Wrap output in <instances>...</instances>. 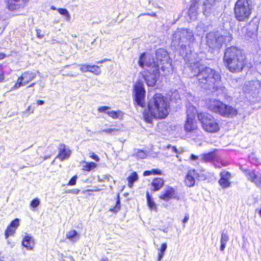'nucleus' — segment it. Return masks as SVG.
<instances>
[{"instance_id": "obj_33", "label": "nucleus", "mask_w": 261, "mask_h": 261, "mask_svg": "<svg viewBox=\"0 0 261 261\" xmlns=\"http://www.w3.org/2000/svg\"><path fill=\"white\" fill-rule=\"evenodd\" d=\"M119 130L116 128H110L107 129H103L101 130H99L98 133L101 134L102 132H105L110 135H113L118 133Z\"/></svg>"}, {"instance_id": "obj_31", "label": "nucleus", "mask_w": 261, "mask_h": 261, "mask_svg": "<svg viewBox=\"0 0 261 261\" xmlns=\"http://www.w3.org/2000/svg\"><path fill=\"white\" fill-rule=\"evenodd\" d=\"M167 247V246L166 243H165L162 244L161 248L159 249L160 252L158 253V261H160L163 258Z\"/></svg>"}, {"instance_id": "obj_20", "label": "nucleus", "mask_w": 261, "mask_h": 261, "mask_svg": "<svg viewBox=\"0 0 261 261\" xmlns=\"http://www.w3.org/2000/svg\"><path fill=\"white\" fill-rule=\"evenodd\" d=\"M156 63L158 64V62H160L161 64H168L169 56L167 52L164 49L160 48L156 51Z\"/></svg>"}, {"instance_id": "obj_39", "label": "nucleus", "mask_w": 261, "mask_h": 261, "mask_svg": "<svg viewBox=\"0 0 261 261\" xmlns=\"http://www.w3.org/2000/svg\"><path fill=\"white\" fill-rule=\"evenodd\" d=\"M5 72L2 64H0V83L3 82L5 80Z\"/></svg>"}, {"instance_id": "obj_54", "label": "nucleus", "mask_w": 261, "mask_h": 261, "mask_svg": "<svg viewBox=\"0 0 261 261\" xmlns=\"http://www.w3.org/2000/svg\"><path fill=\"white\" fill-rule=\"evenodd\" d=\"M144 176H148L152 174L151 171H145L143 173Z\"/></svg>"}, {"instance_id": "obj_37", "label": "nucleus", "mask_w": 261, "mask_h": 261, "mask_svg": "<svg viewBox=\"0 0 261 261\" xmlns=\"http://www.w3.org/2000/svg\"><path fill=\"white\" fill-rule=\"evenodd\" d=\"M120 200L118 198L117 201L115 206L113 208H111L110 210V211L116 213L118 212L120 210Z\"/></svg>"}, {"instance_id": "obj_35", "label": "nucleus", "mask_w": 261, "mask_h": 261, "mask_svg": "<svg viewBox=\"0 0 261 261\" xmlns=\"http://www.w3.org/2000/svg\"><path fill=\"white\" fill-rule=\"evenodd\" d=\"M35 108L34 106V104L33 103L28 107V108L25 109L24 113L26 114V116L29 115L30 114L33 113L35 111Z\"/></svg>"}, {"instance_id": "obj_51", "label": "nucleus", "mask_w": 261, "mask_h": 261, "mask_svg": "<svg viewBox=\"0 0 261 261\" xmlns=\"http://www.w3.org/2000/svg\"><path fill=\"white\" fill-rule=\"evenodd\" d=\"M45 102L44 100H36V105L37 106H39V105H42L43 104H44Z\"/></svg>"}, {"instance_id": "obj_16", "label": "nucleus", "mask_w": 261, "mask_h": 261, "mask_svg": "<svg viewBox=\"0 0 261 261\" xmlns=\"http://www.w3.org/2000/svg\"><path fill=\"white\" fill-rule=\"evenodd\" d=\"M245 173L249 180L255 184L257 187L261 186V173L255 170H246Z\"/></svg>"}, {"instance_id": "obj_40", "label": "nucleus", "mask_w": 261, "mask_h": 261, "mask_svg": "<svg viewBox=\"0 0 261 261\" xmlns=\"http://www.w3.org/2000/svg\"><path fill=\"white\" fill-rule=\"evenodd\" d=\"M196 9V4L195 3H193V4H191L189 10V15L191 17L192 14L195 13V11Z\"/></svg>"}, {"instance_id": "obj_14", "label": "nucleus", "mask_w": 261, "mask_h": 261, "mask_svg": "<svg viewBox=\"0 0 261 261\" xmlns=\"http://www.w3.org/2000/svg\"><path fill=\"white\" fill-rule=\"evenodd\" d=\"M224 103L215 99H211L207 100L206 106L210 111L221 115L223 108H224Z\"/></svg>"}, {"instance_id": "obj_27", "label": "nucleus", "mask_w": 261, "mask_h": 261, "mask_svg": "<svg viewBox=\"0 0 261 261\" xmlns=\"http://www.w3.org/2000/svg\"><path fill=\"white\" fill-rule=\"evenodd\" d=\"M229 241V236L226 232H225L224 231H222L221 232V240L220 243L221 246L220 247V250L221 251H223L226 247V245L227 242Z\"/></svg>"}, {"instance_id": "obj_46", "label": "nucleus", "mask_w": 261, "mask_h": 261, "mask_svg": "<svg viewBox=\"0 0 261 261\" xmlns=\"http://www.w3.org/2000/svg\"><path fill=\"white\" fill-rule=\"evenodd\" d=\"M110 109V107L107 106H102L98 108V111L99 112H106L107 110H108Z\"/></svg>"}, {"instance_id": "obj_56", "label": "nucleus", "mask_w": 261, "mask_h": 261, "mask_svg": "<svg viewBox=\"0 0 261 261\" xmlns=\"http://www.w3.org/2000/svg\"><path fill=\"white\" fill-rule=\"evenodd\" d=\"M66 261H74V259L71 256H66Z\"/></svg>"}, {"instance_id": "obj_2", "label": "nucleus", "mask_w": 261, "mask_h": 261, "mask_svg": "<svg viewBox=\"0 0 261 261\" xmlns=\"http://www.w3.org/2000/svg\"><path fill=\"white\" fill-rule=\"evenodd\" d=\"M148 107L149 115L148 113L144 114V117L147 122L151 123L152 117L157 119L165 118L170 112L169 102L166 97L160 93H156L151 97L148 102Z\"/></svg>"}, {"instance_id": "obj_30", "label": "nucleus", "mask_w": 261, "mask_h": 261, "mask_svg": "<svg viewBox=\"0 0 261 261\" xmlns=\"http://www.w3.org/2000/svg\"><path fill=\"white\" fill-rule=\"evenodd\" d=\"M146 197H147V204L148 206L151 209H155L156 207V204L155 202L153 201L152 199L151 198V197L149 195V193L147 192L146 193Z\"/></svg>"}, {"instance_id": "obj_17", "label": "nucleus", "mask_w": 261, "mask_h": 261, "mask_svg": "<svg viewBox=\"0 0 261 261\" xmlns=\"http://www.w3.org/2000/svg\"><path fill=\"white\" fill-rule=\"evenodd\" d=\"M19 222L20 220L18 218H15L7 226L5 231V238L6 239H7L10 236L14 235L17 228L19 226Z\"/></svg>"}, {"instance_id": "obj_19", "label": "nucleus", "mask_w": 261, "mask_h": 261, "mask_svg": "<svg viewBox=\"0 0 261 261\" xmlns=\"http://www.w3.org/2000/svg\"><path fill=\"white\" fill-rule=\"evenodd\" d=\"M220 0H206L203 6V13L206 16H209L214 11L217 3Z\"/></svg>"}, {"instance_id": "obj_24", "label": "nucleus", "mask_w": 261, "mask_h": 261, "mask_svg": "<svg viewBox=\"0 0 261 261\" xmlns=\"http://www.w3.org/2000/svg\"><path fill=\"white\" fill-rule=\"evenodd\" d=\"M22 245L28 250H32L34 247V240L29 235H25L21 242Z\"/></svg>"}, {"instance_id": "obj_61", "label": "nucleus", "mask_w": 261, "mask_h": 261, "mask_svg": "<svg viewBox=\"0 0 261 261\" xmlns=\"http://www.w3.org/2000/svg\"><path fill=\"white\" fill-rule=\"evenodd\" d=\"M172 95H174V96H176V95H178V92L177 91H174L173 93H172Z\"/></svg>"}, {"instance_id": "obj_43", "label": "nucleus", "mask_w": 261, "mask_h": 261, "mask_svg": "<svg viewBox=\"0 0 261 261\" xmlns=\"http://www.w3.org/2000/svg\"><path fill=\"white\" fill-rule=\"evenodd\" d=\"M36 35L38 38H39L40 39L43 38V37H44V34L42 33V31L40 29H36Z\"/></svg>"}, {"instance_id": "obj_4", "label": "nucleus", "mask_w": 261, "mask_h": 261, "mask_svg": "<svg viewBox=\"0 0 261 261\" xmlns=\"http://www.w3.org/2000/svg\"><path fill=\"white\" fill-rule=\"evenodd\" d=\"M145 57V54L141 55L139 60V65L143 68L146 67L147 71L144 72L143 77L148 86H153L159 75V65L155 62V59L152 57Z\"/></svg>"}, {"instance_id": "obj_3", "label": "nucleus", "mask_w": 261, "mask_h": 261, "mask_svg": "<svg viewBox=\"0 0 261 261\" xmlns=\"http://www.w3.org/2000/svg\"><path fill=\"white\" fill-rule=\"evenodd\" d=\"M223 60L225 65L232 72L242 71L246 62L245 56L235 46L225 49Z\"/></svg>"}, {"instance_id": "obj_52", "label": "nucleus", "mask_w": 261, "mask_h": 261, "mask_svg": "<svg viewBox=\"0 0 261 261\" xmlns=\"http://www.w3.org/2000/svg\"><path fill=\"white\" fill-rule=\"evenodd\" d=\"M189 215L187 214V215H186L185 216V218L184 219H183L182 220V222L184 223H185L186 222H188V221L189 220Z\"/></svg>"}, {"instance_id": "obj_38", "label": "nucleus", "mask_w": 261, "mask_h": 261, "mask_svg": "<svg viewBox=\"0 0 261 261\" xmlns=\"http://www.w3.org/2000/svg\"><path fill=\"white\" fill-rule=\"evenodd\" d=\"M40 204V201L37 198H35V199H33L31 201V203H30V206L32 207V208H36V207H37Z\"/></svg>"}, {"instance_id": "obj_13", "label": "nucleus", "mask_w": 261, "mask_h": 261, "mask_svg": "<svg viewBox=\"0 0 261 261\" xmlns=\"http://www.w3.org/2000/svg\"><path fill=\"white\" fill-rule=\"evenodd\" d=\"M30 0H5L6 8L10 11L19 12L28 4Z\"/></svg>"}, {"instance_id": "obj_11", "label": "nucleus", "mask_w": 261, "mask_h": 261, "mask_svg": "<svg viewBox=\"0 0 261 261\" xmlns=\"http://www.w3.org/2000/svg\"><path fill=\"white\" fill-rule=\"evenodd\" d=\"M36 77L35 72L28 70L23 72L17 79L16 82L12 87V89L16 90L20 87L24 86L33 81Z\"/></svg>"}, {"instance_id": "obj_53", "label": "nucleus", "mask_w": 261, "mask_h": 261, "mask_svg": "<svg viewBox=\"0 0 261 261\" xmlns=\"http://www.w3.org/2000/svg\"><path fill=\"white\" fill-rule=\"evenodd\" d=\"M59 12L61 14H65V9L64 8H59L58 9Z\"/></svg>"}, {"instance_id": "obj_32", "label": "nucleus", "mask_w": 261, "mask_h": 261, "mask_svg": "<svg viewBox=\"0 0 261 261\" xmlns=\"http://www.w3.org/2000/svg\"><path fill=\"white\" fill-rule=\"evenodd\" d=\"M106 113L110 117L114 119L118 118L120 116H121L122 115V113L120 111H107Z\"/></svg>"}, {"instance_id": "obj_10", "label": "nucleus", "mask_w": 261, "mask_h": 261, "mask_svg": "<svg viewBox=\"0 0 261 261\" xmlns=\"http://www.w3.org/2000/svg\"><path fill=\"white\" fill-rule=\"evenodd\" d=\"M243 91L252 97H257L261 92V83L258 80L246 82L243 87Z\"/></svg>"}, {"instance_id": "obj_44", "label": "nucleus", "mask_w": 261, "mask_h": 261, "mask_svg": "<svg viewBox=\"0 0 261 261\" xmlns=\"http://www.w3.org/2000/svg\"><path fill=\"white\" fill-rule=\"evenodd\" d=\"M247 30H252V34H253V33H255L256 32L257 27L255 25L252 26V24H249V27L247 28Z\"/></svg>"}, {"instance_id": "obj_23", "label": "nucleus", "mask_w": 261, "mask_h": 261, "mask_svg": "<svg viewBox=\"0 0 261 261\" xmlns=\"http://www.w3.org/2000/svg\"><path fill=\"white\" fill-rule=\"evenodd\" d=\"M224 107L221 116L226 117H233L237 115L238 112L236 108L226 104H224Z\"/></svg>"}, {"instance_id": "obj_34", "label": "nucleus", "mask_w": 261, "mask_h": 261, "mask_svg": "<svg viewBox=\"0 0 261 261\" xmlns=\"http://www.w3.org/2000/svg\"><path fill=\"white\" fill-rule=\"evenodd\" d=\"M97 165L94 162L85 163V165H84V169L87 171H90L91 170L95 168Z\"/></svg>"}, {"instance_id": "obj_58", "label": "nucleus", "mask_w": 261, "mask_h": 261, "mask_svg": "<svg viewBox=\"0 0 261 261\" xmlns=\"http://www.w3.org/2000/svg\"><path fill=\"white\" fill-rule=\"evenodd\" d=\"M107 60H108V59H104L103 60L97 61L96 63L97 64L102 63L103 62H105L106 61H107Z\"/></svg>"}, {"instance_id": "obj_63", "label": "nucleus", "mask_w": 261, "mask_h": 261, "mask_svg": "<svg viewBox=\"0 0 261 261\" xmlns=\"http://www.w3.org/2000/svg\"><path fill=\"white\" fill-rule=\"evenodd\" d=\"M100 261H109L108 260V259L107 258H102Z\"/></svg>"}, {"instance_id": "obj_1", "label": "nucleus", "mask_w": 261, "mask_h": 261, "mask_svg": "<svg viewBox=\"0 0 261 261\" xmlns=\"http://www.w3.org/2000/svg\"><path fill=\"white\" fill-rule=\"evenodd\" d=\"M194 75H197L199 84L205 88L217 90L220 83V74L216 70L204 67L199 62L191 65Z\"/></svg>"}, {"instance_id": "obj_48", "label": "nucleus", "mask_w": 261, "mask_h": 261, "mask_svg": "<svg viewBox=\"0 0 261 261\" xmlns=\"http://www.w3.org/2000/svg\"><path fill=\"white\" fill-rule=\"evenodd\" d=\"M168 148L171 149V150L172 151H173V152H174L177 153H178V151L177 149L175 146H171V145H169L168 146Z\"/></svg>"}, {"instance_id": "obj_25", "label": "nucleus", "mask_w": 261, "mask_h": 261, "mask_svg": "<svg viewBox=\"0 0 261 261\" xmlns=\"http://www.w3.org/2000/svg\"><path fill=\"white\" fill-rule=\"evenodd\" d=\"M164 181L161 178H154L150 184L151 190L152 191H159L164 186Z\"/></svg>"}, {"instance_id": "obj_5", "label": "nucleus", "mask_w": 261, "mask_h": 261, "mask_svg": "<svg viewBox=\"0 0 261 261\" xmlns=\"http://www.w3.org/2000/svg\"><path fill=\"white\" fill-rule=\"evenodd\" d=\"M195 40L193 32L187 29H181L176 31L173 35L172 44L174 46H180L186 48L187 44H190Z\"/></svg>"}, {"instance_id": "obj_21", "label": "nucleus", "mask_w": 261, "mask_h": 261, "mask_svg": "<svg viewBox=\"0 0 261 261\" xmlns=\"http://www.w3.org/2000/svg\"><path fill=\"white\" fill-rule=\"evenodd\" d=\"M198 177V174L195 170H189L185 180L186 185L189 187L194 186L195 182V178Z\"/></svg>"}, {"instance_id": "obj_12", "label": "nucleus", "mask_w": 261, "mask_h": 261, "mask_svg": "<svg viewBox=\"0 0 261 261\" xmlns=\"http://www.w3.org/2000/svg\"><path fill=\"white\" fill-rule=\"evenodd\" d=\"M135 100L138 105L141 107L145 106L144 97L145 90L144 88L143 82L139 80L134 85Z\"/></svg>"}, {"instance_id": "obj_26", "label": "nucleus", "mask_w": 261, "mask_h": 261, "mask_svg": "<svg viewBox=\"0 0 261 261\" xmlns=\"http://www.w3.org/2000/svg\"><path fill=\"white\" fill-rule=\"evenodd\" d=\"M216 157L215 152H210L204 154H201L200 156V161L202 162H207L213 161Z\"/></svg>"}, {"instance_id": "obj_7", "label": "nucleus", "mask_w": 261, "mask_h": 261, "mask_svg": "<svg viewBox=\"0 0 261 261\" xmlns=\"http://www.w3.org/2000/svg\"><path fill=\"white\" fill-rule=\"evenodd\" d=\"M251 13V6L248 0H238L235 4L234 14L236 19L240 21L247 20Z\"/></svg>"}, {"instance_id": "obj_49", "label": "nucleus", "mask_w": 261, "mask_h": 261, "mask_svg": "<svg viewBox=\"0 0 261 261\" xmlns=\"http://www.w3.org/2000/svg\"><path fill=\"white\" fill-rule=\"evenodd\" d=\"M79 190L77 189H73L71 190L66 191V193H72L74 194H77L79 193Z\"/></svg>"}, {"instance_id": "obj_60", "label": "nucleus", "mask_w": 261, "mask_h": 261, "mask_svg": "<svg viewBox=\"0 0 261 261\" xmlns=\"http://www.w3.org/2000/svg\"><path fill=\"white\" fill-rule=\"evenodd\" d=\"M66 20H68L69 18V14L67 10H66Z\"/></svg>"}, {"instance_id": "obj_50", "label": "nucleus", "mask_w": 261, "mask_h": 261, "mask_svg": "<svg viewBox=\"0 0 261 261\" xmlns=\"http://www.w3.org/2000/svg\"><path fill=\"white\" fill-rule=\"evenodd\" d=\"M151 171H152V174H161V171H160L158 169H153Z\"/></svg>"}, {"instance_id": "obj_59", "label": "nucleus", "mask_w": 261, "mask_h": 261, "mask_svg": "<svg viewBox=\"0 0 261 261\" xmlns=\"http://www.w3.org/2000/svg\"><path fill=\"white\" fill-rule=\"evenodd\" d=\"M147 15L151 16H154V17H156V14L155 13H148V14H147Z\"/></svg>"}, {"instance_id": "obj_18", "label": "nucleus", "mask_w": 261, "mask_h": 261, "mask_svg": "<svg viewBox=\"0 0 261 261\" xmlns=\"http://www.w3.org/2000/svg\"><path fill=\"white\" fill-rule=\"evenodd\" d=\"M220 178L218 182L222 188H228L230 186L231 174L225 170H223L220 173Z\"/></svg>"}, {"instance_id": "obj_36", "label": "nucleus", "mask_w": 261, "mask_h": 261, "mask_svg": "<svg viewBox=\"0 0 261 261\" xmlns=\"http://www.w3.org/2000/svg\"><path fill=\"white\" fill-rule=\"evenodd\" d=\"M136 156L139 159H145L147 156L146 153L141 150H138L136 154Z\"/></svg>"}, {"instance_id": "obj_42", "label": "nucleus", "mask_w": 261, "mask_h": 261, "mask_svg": "<svg viewBox=\"0 0 261 261\" xmlns=\"http://www.w3.org/2000/svg\"><path fill=\"white\" fill-rule=\"evenodd\" d=\"M89 156L96 162H98L99 161V158L94 152H90L89 153Z\"/></svg>"}, {"instance_id": "obj_6", "label": "nucleus", "mask_w": 261, "mask_h": 261, "mask_svg": "<svg viewBox=\"0 0 261 261\" xmlns=\"http://www.w3.org/2000/svg\"><path fill=\"white\" fill-rule=\"evenodd\" d=\"M197 116L202 128L206 132L213 133L219 130L218 123L211 115L206 113H200L197 114Z\"/></svg>"}, {"instance_id": "obj_29", "label": "nucleus", "mask_w": 261, "mask_h": 261, "mask_svg": "<svg viewBox=\"0 0 261 261\" xmlns=\"http://www.w3.org/2000/svg\"><path fill=\"white\" fill-rule=\"evenodd\" d=\"M138 179V176L137 173L135 172L132 173L131 175L127 177L128 187L132 188L133 186L134 182L137 180Z\"/></svg>"}, {"instance_id": "obj_9", "label": "nucleus", "mask_w": 261, "mask_h": 261, "mask_svg": "<svg viewBox=\"0 0 261 261\" xmlns=\"http://www.w3.org/2000/svg\"><path fill=\"white\" fill-rule=\"evenodd\" d=\"M197 111L193 107H190L187 111V118L185 124V129L187 132H193L198 128L195 116Z\"/></svg>"}, {"instance_id": "obj_22", "label": "nucleus", "mask_w": 261, "mask_h": 261, "mask_svg": "<svg viewBox=\"0 0 261 261\" xmlns=\"http://www.w3.org/2000/svg\"><path fill=\"white\" fill-rule=\"evenodd\" d=\"M80 70L82 72H87L89 71L92 72L93 73L96 75H99L101 73V70L100 69V67L97 65H85L81 64L79 65Z\"/></svg>"}, {"instance_id": "obj_45", "label": "nucleus", "mask_w": 261, "mask_h": 261, "mask_svg": "<svg viewBox=\"0 0 261 261\" xmlns=\"http://www.w3.org/2000/svg\"><path fill=\"white\" fill-rule=\"evenodd\" d=\"M76 178H77L76 176H74L72 177V178L69 180L68 185H71V186L75 185Z\"/></svg>"}, {"instance_id": "obj_28", "label": "nucleus", "mask_w": 261, "mask_h": 261, "mask_svg": "<svg viewBox=\"0 0 261 261\" xmlns=\"http://www.w3.org/2000/svg\"><path fill=\"white\" fill-rule=\"evenodd\" d=\"M66 238L72 242H76L80 239V234L74 230H71L66 234Z\"/></svg>"}, {"instance_id": "obj_64", "label": "nucleus", "mask_w": 261, "mask_h": 261, "mask_svg": "<svg viewBox=\"0 0 261 261\" xmlns=\"http://www.w3.org/2000/svg\"><path fill=\"white\" fill-rule=\"evenodd\" d=\"M259 214L260 216H261V209L260 210V211L259 212Z\"/></svg>"}, {"instance_id": "obj_15", "label": "nucleus", "mask_w": 261, "mask_h": 261, "mask_svg": "<svg viewBox=\"0 0 261 261\" xmlns=\"http://www.w3.org/2000/svg\"><path fill=\"white\" fill-rule=\"evenodd\" d=\"M178 193L176 190L170 186H166L161 193L159 198L165 201L177 198Z\"/></svg>"}, {"instance_id": "obj_41", "label": "nucleus", "mask_w": 261, "mask_h": 261, "mask_svg": "<svg viewBox=\"0 0 261 261\" xmlns=\"http://www.w3.org/2000/svg\"><path fill=\"white\" fill-rule=\"evenodd\" d=\"M57 158L61 161H63L65 159V151L64 149L61 150L57 155Z\"/></svg>"}, {"instance_id": "obj_57", "label": "nucleus", "mask_w": 261, "mask_h": 261, "mask_svg": "<svg viewBox=\"0 0 261 261\" xmlns=\"http://www.w3.org/2000/svg\"><path fill=\"white\" fill-rule=\"evenodd\" d=\"M71 151L70 150H67L66 149V158L68 156H70V155L71 154Z\"/></svg>"}, {"instance_id": "obj_62", "label": "nucleus", "mask_w": 261, "mask_h": 261, "mask_svg": "<svg viewBox=\"0 0 261 261\" xmlns=\"http://www.w3.org/2000/svg\"><path fill=\"white\" fill-rule=\"evenodd\" d=\"M35 83H32L28 86V87H33L35 85Z\"/></svg>"}, {"instance_id": "obj_55", "label": "nucleus", "mask_w": 261, "mask_h": 261, "mask_svg": "<svg viewBox=\"0 0 261 261\" xmlns=\"http://www.w3.org/2000/svg\"><path fill=\"white\" fill-rule=\"evenodd\" d=\"M6 57V55L4 53H0V60L4 59Z\"/></svg>"}, {"instance_id": "obj_47", "label": "nucleus", "mask_w": 261, "mask_h": 261, "mask_svg": "<svg viewBox=\"0 0 261 261\" xmlns=\"http://www.w3.org/2000/svg\"><path fill=\"white\" fill-rule=\"evenodd\" d=\"M190 160L192 161H197L198 160H200V156H198L197 155L192 154L190 158Z\"/></svg>"}, {"instance_id": "obj_8", "label": "nucleus", "mask_w": 261, "mask_h": 261, "mask_svg": "<svg viewBox=\"0 0 261 261\" xmlns=\"http://www.w3.org/2000/svg\"><path fill=\"white\" fill-rule=\"evenodd\" d=\"M226 36L218 32H210L206 36V43L212 48H220L226 40Z\"/></svg>"}]
</instances>
